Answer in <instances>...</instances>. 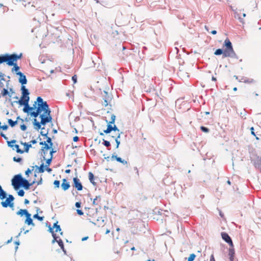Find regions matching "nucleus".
<instances>
[{"instance_id": "1", "label": "nucleus", "mask_w": 261, "mask_h": 261, "mask_svg": "<svg viewBox=\"0 0 261 261\" xmlns=\"http://www.w3.org/2000/svg\"><path fill=\"white\" fill-rule=\"evenodd\" d=\"M29 96L22 95L18 101L20 105H23V111L25 113L34 117L33 124L36 129L41 128V125H45L51 121L52 117L50 115L51 111L46 101H43L41 97H38L33 107H30Z\"/></svg>"}, {"instance_id": "2", "label": "nucleus", "mask_w": 261, "mask_h": 261, "mask_svg": "<svg viewBox=\"0 0 261 261\" xmlns=\"http://www.w3.org/2000/svg\"><path fill=\"white\" fill-rule=\"evenodd\" d=\"M223 46L225 47L224 50L220 48L217 49L215 50L214 55L218 56L222 54L223 58H233L236 56L231 42L228 38L225 40Z\"/></svg>"}, {"instance_id": "3", "label": "nucleus", "mask_w": 261, "mask_h": 261, "mask_svg": "<svg viewBox=\"0 0 261 261\" xmlns=\"http://www.w3.org/2000/svg\"><path fill=\"white\" fill-rule=\"evenodd\" d=\"M21 54L19 55L13 54L12 55L6 54V63L9 66H13L16 63L18 59H21Z\"/></svg>"}, {"instance_id": "4", "label": "nucleus", "mask_w": 261, "mask_h": 261, "mask_svg": "<svg viewBox=\"0 0 261 261\" xmlns=\"http://www.w3.org/2000/svg\"><path fill=\"white\" fill-rule=\"evenodd\" d=\"M23 178L20 174L16 175L12 179V185L15 190H18L22 185Z\"/></svg>"}, {"instance_id": "5", "label": "nucleus", "mask_w": 261, "mask_h": 261, "mask_svg": "<svg viewBox=\"0 0 261 261\" xmlns=\"http://www.w3.org/2000/svg\"><path fill=\"white\" fill-rule=\"evenodd\" d=\"M49 231L52 233V236L54 238V242L57 240L56 234L55 232H59L61 234H62V232L61 231V229L59 225H58V222L54 223L53 228H49Z\"/></svg>"}, {"instance_id": "6", "label": "nucleus", "mask_w": 261, "mask_h": 261, "mask_svg": "<svg viewBox=\"0 0 261 261\" xmlns=\"http://www.w3.org/2000/svg\"><path fill=\"white\" fill-rule=\"evenodd\" d=\"M14 199V198L13 195H9L5 201L1 202V204L4 207H7L8 206L13 207L14 206V203L13 202Z\"/></svg>"}, {"instance_id": "7", "label": "nucleus", "mask_w": 261, "mask_h": 261, "mask_svg": "<svg viewBox=\"0 0 261 261\" xmlns=\"http://www.w3.org/2000/svg\"><path fill=\"white\" fill-rule=\"evenodd\" d=\"M42 178L40 177V179L39 181H36L35 180H34L32 182L29 183L28 180L24 179L22 180L21 186L23 187L24 189L28 190L30 188V187L33 185H34L35 183L37 182V185H40L42 183Z\"/></svg>"}, {"instance_id": "8", "label": "nucleus", "mask_w": 261, "mask_h": 261, "mask_svg": "<svg viewBox=\"0 0 261 261\" xmlns=\"http://www.w3.org/2000/svg\"><path fill=\"white\" fill-rule=\"evenodd\" d=\"M246 16V14L244 11L241 10H236L234 12V17L240 20L242 23H244V18Z\"/></svg>"}, {"instance_id": "9", "label": "nucleus", "mask_w": 261, "mask_h": 261, "mask_svg": "<svg viewBox=\"0 0 261 261\" xmlns=\"http://www.w3.org/2000/svg\"><path fill=\"white\" fill-rule=\"evenodd\" d=\"M72 186L79 191H82L83 189V186L80 180L77 177H74L73 178Z\"/></svg>"}, {"instance_id": "10", "label": "nucleus", "mask_w": 261, "mask_h": 261, "mask_svg": "<svg viewBox=\"0 0 261 261\" xmlns=\"http://www.w3.org/2000/svg\"><path fill=\"white\" fill-rule=\"evenodd\" d=\"M115 120V116L114 115H111V121L108 123L107 128L110 129L111 131L114 130L115 132H119V129L117 128L116 125L113 126L112 123H114Z\"/></svg>"}, {"instance_id": "11", "label": "nucleus", "mask_w": 261, "mask_h": 261, "mask_svg": "<svg viewBox=\"0 0 261 261\" xmlns=\"http://www.w3.org/2000/svg\"><path fill=\"white\" fill-rule=\"evenodd\" d=\"M221 236L222 239L227 243L229 244V245L230 246V247H233V243L232 241L230 238V237L229 236V235L226 233V232H222Z\"/></svg>"}, {"instance_id": "12", "label": "nucleus", "mask_w": 261, "mask_h": 261, "mask_svg": "<svg viewBox=\"0 0 261 261\" xmlns=\"http://www.w3.org/2000/svg\"><path fill=\"white\" fill-rule=\"evenodd\" d=\"M17 75L19 76V82L21 83L22 85L26 84L27 83V80L26 79V76L24 75L21 72L18 71L16 73Z\"/></svg>"}, {"instance_id": "13", "label": "nucleus", "mask_w": 261, "mask_h": 261, "mask_svg": "<svg viewBox=\"0 0 261 261\" xmlns=\"http://www.w3.org/2000/svg\"><path fill=\"white\" fill-rule=\"evenodd\" d=\"M70 184H69V182H68L66 179L65 178H64L62 179V184H61V187H62V189L64 190V191H66L69 188H70Z\"/></svg>"}, {"instance_id": "14", "label": "nucleus", "mask_w": 261, "mask_h": 261, "mask_svg": "<svg viewBox=\"0 0 261 261\" xmlns=\"http://www.w3.org/2000/svg\"><path fill=\"white\" fill-rule=\"evenodd\" d=\"M25 217L26 219L24 222L25 223L28 225H32L33 226H35L34 223L33 222V220L31 218V215L29 213Z\"/></svg>"}, {"instance_id": "15", "label": "nucleus", "mask_w": 261, "mask_h": 261, "mask_svg": "<svg viewBox=\"0 0 261 261\" xmlns=\"http://www.w3.org/2000/svg\"><path fill=\"white\" fill-rule=\"evenodd\" d=\"M235 251L233 247H230L229 249L228 255L229 256L230 261H234Z\"/></svg>"}, {"instance_id": "16", "label": "nucleus", "mask_w": 261, "mask_h": 261, "mask_svg": "<svg viewBox=\"0 0 261 261\" xmlns=\"http://www.w3.org/2000/svg\"><path fill=\"white\" fill-rule=\"evenodd\" d=\"M111 159L112 160H116L117 162L121 163L123 165L127 164V162L126 161L122 160L121 158L117 157L116 155H112L111 156Z\"/></svg>"}, {"instance_id": "17", "label": "nucleus", "mask_w": 261, "mask_h": 261, "mask_svg": "<svg viewBox=\"0 0 261 261\" xmlns=\"http://www.w3.org/2000/svg\"><path fill=\"white\" fill-rule=\"evenodd\" d=\"M29 213L28 212L27 210H22L20 209L18 212H17L16 214L18 215H19L20 216H22L23 215H25V216L28 214Z\"/></svg>"}, {"instance_id": "18", "label": "nucleus", "mask_w": 261, "mask_h": 261, "mask_svg": "<svg viewBox=\"0 0 261 261\" xmlns=\"http://www.w3.org/2000/svg\"><path fill=\"white\" fill-rule=\"evenodd\" d=\"M21 144L25 146L24 152H28L30 148L32 147V144L29 143H21Z\"/></svg>"}, {"instance_id": "19", "label": "nucleus", "mask_w": 261, "mask_h": 261, "mask_svg": "<svg viewBox=\"0 0 261 261\" xmlns=\"http://www.w3.org/2000/svg\"><path fill=\"white\" fill-rule=\"evenodd\" d=\"M6 197V193L2 189L0 185V199H4Z\"/></svg>"}, {"instance_id": "20", "label": "nucleus", "mask_w": 261, "mask_h": 261, "mask_svg": "<svg viewBox=\"0 0 261 261\" xmlns=\"http://www.w3.org/2000/svg\"><path fill=\"white\" fill-rule=\"evenodd\" d=\"M21 90L22 93V95L24 96H28L29 94V92L28 91V90L25 88L24 86H21Z\"/></svg>"}, {"instance_id": "21", "label": "nucleus", "mask_w": 261, "mask_h": 261, "mask_svg": "<svg viewBox=\"0 0 261 261\" xmlns=\"http://www.w3.org/2000/svg\"><path fill=\"white\" fill-rule=\"evenodd\" d=\"M89 179L90 182L93 185H95V182L94 181V175L92 172H89L88 174Z\"/></svg>"}, {"instance_id": "22", "label": "nucleus", "mask_w": 261, "mask_h": 261, "mask_svg": "<svg viewBox=\"0 0 261 261\" xmlns=\"http://www.w3.org/2000/svg\"><path fill=\"white\" fill-rule=\"evenodd\" d=\"M100 196H96L95 198L94 199L93 203L95 205H99L100 204Z\"/></svg>"}, {"instance_id": "23", "label": "nucleus", "mask_w": 261, "mask_h": 261, "mask_svg": "<svg viewBox=\"0 0 261 261\" xmlns=\"http://www.w3.org/2000/svg\"><path fill=\"white\" fill-rule=\"evenodd\" d=\"M33 218L37 219L40 221H42L43 220L44 217V216H40L38 215V214H36L33 216Z\"/></svg>"}, {"instance_id": "24", "label": "nucleus", "mask_w": 261, "mask_h": 261, "mask_svg": "<svg viewBox=\"0 0 261 261\" xmlns=\"http://www.w3.org/2000/svg\"><path fill=\"white\" fill-rule=\"evenodd\" d=\"M36 167L38 168V172L40 173H43L45 171V169L44 168V164H42L40 167L36 166Z\"/></svg>"}, {"instance_id": "25", "label": "nucleus", "mask_w": 261, "mask_h": 261, "mask_svg": "<svg viewBox=\"0 0 261 261\" xmlns=\"http://www.w3.org/2000/svg\"><path fill=\"white\" fill-rule=\"evenodd\" d=\"M51 147H52V146H50L49 144L46 143L45 142V144H44V146L42 148V150L43 151L47 150Z\"/></svg>"}, {"instance_id": "26", "label": "nucleus", "mask_w": 261, "mask_h": 261, "mask_svg": "<svg viewBox=\"0 0 261 261\" xmlns=\"http://www.w3.org/2000/svg\"><path fill=\"white\" fill-rule=\"evenodd\" d=\"M8 123L9 124V125L11 126V127H13L15 125V124L17 123V121H13L12 119H8Z\"/></svg>"}, {"instance_id": "27", "label": "nucleus", "mask_w": 261, "mask_h": 261, "mask_svg": "<svg viewBox=\"0 0 261 261\" xmlns=\"http://www.w3.org/2000/svg\"><path fill=\"white\" fill-rule=\"evenodd\" d=\"M196 257V255L194 253H192L190 255L188 258V261H193Z\"/></svg>"}, {"instance_id": "28", "label": "nucleus", "mask_w": 261, "mask_h": 261, "mask_svg": "<svg viewBox=\"0 0 261 261\" xmlns=\"http://www.w3.org/2000/svg\"><path fill=\"white\" fill-rule=\"evenodd\" d=\"M14 147L16 148V152L17 153H23L24 152V151L23 150L19 149L18 145H15Z\"/></svg>"}, {"instance_id": "29", "label": "nucleus", "mask_w": 261, "mask_h": 261, "mask_svg": "<svg viewBox=\"0 0 261 261\" xmlns=\"http://www.w3.org/2000/svg\"><path fill=\"white\" fill-rule=\"evenodd\" d=\"M6 62V54L3 56H0V64Z\"/></svg>"}, {"instance_id": "30", "label": "nucleus", "mask_w": 261, "mask_h": 261, "mask_svg": "<svg viewBox=\"0 0 261 261\" xmlns=\"http://www.w3.org/2000/svg\"><path fill=\"white\" fill-rule=\"evenodd\" d=\"M9 92H8V91L7 89H5L4 88L2 90V95L3 96H6V95L8 94Z\"/></svg>"}, {"instance_id": "31", "label": "nucleus", "mask_w": 261, "mask_h": 261, "mask_svg": "<svg viewBox=\"0 0 261 261\" xmlns=\"http://www.w3.org/2000/svg\"><path fill=\"white\" fill-rule=\"evenodd\" d=\"M120 138V134H119L117 137L115 138V140L117 143L116 148H118L119 145L120 144V141H118V138Z\"/></svg>"}, {"instance_id": "32", "label": "nucleus", "mask_w": 261, "mask_h": 261, "mask_svg": "<svg viewBox=\"0 0 261 261\" xmlns=\"http://www.w3.org/2000/svg\"><path fill=\"white\" fill-rule=\"evenodd\" d=\"M54 185L55 188H58L60 187V182L59 180H56L54 182Z\"/></svg>"}, {"instance_id": "33", "label": "nucleus", "mask_w": 261, "mask_h": 261, "mask_svg": "<svg viewBox=\"0 0 261 261\" xmlns=\"http://www.w3.org/2000/svg\"><path fill=\"white\" fill-rule=\"evenodd\" d=\"M200 129L202 132L205 133H208L209 132V129L208 128L203 126L200 127Z\"/></svg>"}, {"instance_id": "34", "label": "nucleus", "mask_w": 261, "mask_h": 261, "mask_svg": "<svg viewBox=\"0 0 261 261\" xmlns=\"http://www.w3.org/2000/svg\"><path fill=\"white\" fill-rule=\"evenodd\" d=\"M57 242H58L59 245L60 246V247H61V248L63 249L64 244H63V242L62 241V240L60 239L59 240L57 241Z\"/></svg>"}, {"instance_id": "35", "label": "nucleus", "mask_w": 261, "mask_h": 261, "mask_svg": "<svg viewBox=\"0 0 261 261\" xmlns=\"http://www.w3.org/2000/svg\"><path fill=\"white\" fill-rule=\"evenodd\" d=\"M46 143H48L49 144L50 146H53V143L51 142V139L50 137H47V140L46 141H45Z\"/></svg>"}, {"instance_id": "36", "label": "nucleus", "mask_w": 261, "mask_h": 261, "mask_svg": "<svg viewBox=\"0 0 261 261\" xmlns=\"http://www.w3.org/2000/svg\"><path fill=\"white\" fill-rule=\"evenodd\" d=\"M13 160L15 162H20L22 160L21 158H17L16 156H14L13 158Z\"/></svg>"}, {"instance_id": "37", "label": "nucleus", "mask_w": 261, "mask_h": 261, "mask_svg": "<svg viewBox=\"0 0 261 261\" xmlns=\"http://www.w3.org/2000/svg\"><path fill=\"white\" fill-rule=\"evenodd\" d=\"M18 194L20 196H23L24 195V192L23 190H20L18 192Z\"/></svg>"}, {"instance_id": "38", "label": "nucleus", "mask_w": 261, "mask_h": 261, "mask_svg": "<svg viewBox=\"0 0 261 261\" xmlns=\"http://www.w3.org/2000/svg\"><path fill=\"white\" fill-rule=\"evenodd\" d=\"M102 105L104 107H107L108 105V102L106 99H103V101H102Z\"/></svg>"}, {"instance_id": "39", "label": "nucleus", "mask_w": 261, "mask_h": 261, "mask_svg": "<svg viewBox=\"0 0 261 261\" xmlns=\"http://www.w3.org/2000/svg\"><path fill=\"white\" fill-rule=\"evenodd\" d=\"M103 144L106 147H109L110 146V142L108 141L104 140Z\"/></svg>"}, {"instance_id": "40", "label": "nucleus", "mask_w": 261, "mask_h": 261, "mask_svg": "<svg viewBox=\"0 0 261 261\" xmlns=\"http://www.w3.org/2000/svg\"><path fill=\"white\" fill-rule=\"evenodd\" d=\"M8 126L7 125H1V122H0V128L3 129V130H6L8 128Z\"/></svg>"}, {"instance_id": "41", "label": "nucleus", "mask_w": 261, "mask_h": 261, "mask_svg": "<svg viewBox=\"0 0 261 261\" xmlns=\"http://www.w3.org/2000/svg\"><path fill=\"white\" fill-rule=\"evenodd\" d=\"M72 80L73 81V83L75 84L77 82V76L76 75L72 76Z\"/></svg>"}, {"instance_id": "42", "label": "nucleus", "mask_w": 261, "mask_h": 261, "mask_svg": "<svg viewBox=\"0 0 261 261\" xmlns=\"http://www.w3.org/2000/svg\"><path fill=\"white\" fill-rule=\"evenodd\" d=\"M34 167L32 166V170H31L30 169H28L26 170V171H25V174L28 175L29 174V173H30L31 172V171L34 170Z\"/></svg>"}, {"instance_id": "43", "label": "nucleus", "mask_w": 261, "mask_h": 261, "mask_svg": "<svg viewBox=\"0 0 261 261\" xmlns=\"http://www.w3.org/2000/svg\"><path fill=\"white\" fill-rule=\"evenodd\" d=\"M13 66H14L13 69H14V70L15 71L17 72L19 70V67L17 65L16 63L15 64L13 65Z\"/></svg>"}, {"instance_id": "44", "label": "nucleus", "mask_w": 261, "mask_h": 261, "mask_svg": "<svg viewBox=\"0 0 261 261\" xmlns=\"http://www.w3.org/2000/svg\"><path fill=\"white\" fill-rule=\"evenodd\" d=\"M52 156H50V158L49 159H48V160H47L46 162V163L47 164V166H49L50 164V162L51 161V160H52Z\"/></svg>"}, {"instance_id": "45", "label": "nucleus", "mask_w": 261, "mask_h": 261, "mask_svg": "<svg viewBox=\"0 0 261 261\" xmlns=\"http://www.w3.org/2000/svg\"><path fill=\"white\" fill-rule=\"evenodd\" d=\"M20 128L22 130H25L27 129V126L24 124H22L20 125Z\"/></svg>"}, {"instance_id": "46", "label": "nucleus", "mask_w": 261, "mask_h": 261, "mask_svg": "<svg viewBox=\"0 0 261 261\" xmlns=\"http://www.w3.org/2000/svg\"><path fill=\"white\" fill-rule=\"evenodd\" d=\"M76 212L80 216L83 215L84 214V213L83 212V211L80 210H77Z\"/></svg>"}, {"instance_id": "47", "label": "nucleus", "mask_w": 261, "mask_h": 261, "mask_svg": "<svg viewBox=\"0 0 261 261\" xmlns=\"http://www.w3.org/2000/svg\"><path fill=\"white\" fill-rule=\"evenodd\" d=\"M250 130H251V134H252V135H253L254 136H256L255 134V133H254V128H253V127H251L250 128Z\"/></svg>"}, {"instance_id": "48", "label": "nucleus", "mask_w": 261, "mask_h": 261, "mask_svg": "<svg viewBox=\"0 0 261 261\" xmlns=\"http://www.w3.org/2000/svg\"><path fill=\"white\" fill-rule=\"evenodd\" d=\"M15 142H16V140H13L11 141V142H8V145H9V146L12 147L13 146H12V145H11L10 144H11V143H15Z\"/></svg>"}, {"instance_id": "49", "label": "nucleus", "mask_w": 261, "mask_h": 261, "mask_svg": "<svg viewBox=\"0 0 261 261\" xmlns=\"http://www.w3.org/2000/svg\"><path fill=\"white\" fill-rule=\"evenodd\" d=\"M81 202H76L75 203V206H76V207L79 208V207H81Z\"/></svg>"}, {"instance_id": "50", "label": "nucleus", "mask_w": 261, "mask_h": 261, "mask_svg": "<svg viewBox=\"0 0 261 261\" xmlns=\"http://www.w3.org/2000/svg\"><path fill=\"white\" fill-rule=\"evenodd\" d=\"M210 261H215V259L214 257V254H212L210 256Z\"/></svg>"}, {"instance_id": "51", "label": "nucleus", "mask_w": 261, "mask_h": 261, "mask_svg": "<svg viewBox=\"0 0 261 261\" xmlns=\"http://www.w3.org/2000/svg\"><path fill=\"white\" fill-rule=\"evenodd\" d=\"M79 138L77 136H75L73 138V140L74 142H77L79 141Z\"/></svg>"}, {"instance_id": "52", "label": "nucleus", "mask_w": 261, "mask_h": 261, "mask_svg": "<svg viewBox=\"0 0 261 261\" xmlns=\"http://www.w3.org/2000/svg\"><path fill=\"white\" fill-rule=\"evenodd\" d=\"M37 143V141L36 140H31L30 142V144H36Z\"/></svg>"}, {"instance_id": "53", "label": "nucleus", "mask_w": 261, "mask_h": 261, "mask_svg": "<svg viewBox=\"0 0 261 261\" xmlns=\"http://www.w3.org/2000/svg\"><path fill=\"white\" fill-rule=\"evenodd\" d=\"M1 136L6 140L8 139V138L6 136V135L5 134H4L3 133H1Z\"/></svg>"}, {"instance_id": "54", "label": "nucleus", "mask_w": 261, "mask_h": 261, "mask_svg": "<svg viewBox=\"0 0 261 261\" xmlns=\"http://www.w3.org/2000/svg\"><path fill=\"white\" fill-rule=\"evenodd\" d=\"M103 132L106 134H108V133H110L111 131L110 129L107 128L106 130H104Z\"/></svg>"}, {"instance_id": "55", "label": "nucleus", "mask_w": 261, "mask_h": 261, "mask_svg": "<svg viewBox=\"0 0 261 261\" xmlns=\"http://www.w3.org/2000/svg\"><path fill=\"white\" fill-rule=\"evenodd\" d=\"M103 132L106 134H108V133H110L111 131L110 129L107 128L106 130H104Z\"/></svg>"}, {"instance_id": "56", "label": "nucleus", "mask_w": 261, "mask_h": 261, "mask_svg": "<svg viewBox=\"0 0 261 261\" xmlns=\"http://www.w3.org/2000/svg\"><path fill=\"white\" fill-rule=\"evenodd\" d=\"M24 203L25 204H27L29 203V200L27 199H25L24 201Z\"/></svg>"}, {"instance_id": "57", "label": "nucleus", "mask_w": 261, "mask_h": 261, "mask_svg": "<svg viewBox=\"0 0 261 261\" xmlns=\"http://www.w3.org/2000/svg\"><path fill=\"white\" fill-rule=\"evenodd\" d=\"M56 152V151H54V150H53V149H52L50 151V154L51 156H53V155H52V154H53V153H54V152Z\"/></svg>"}, {"instance_id": "58", "label": "nucleus", "mask_w": 261, "mask_h": 261, "mask_svg": "<svg viewBox=\"0 0 261 261\" xmlns=\"http://www.w3.org/2000/svg\"><path fill=\"white\" fill-rule=\"evenodd\" d=\"M211 33L213 35H215L217 34V31L216 30H213L211 32Z\"/></svg>"}, {"instance_id": "59", "label": "nucleus", "mask_w": 261, "mask_h": 261, "mask_svg": "<svg viewBox=\"0 0 261 261\" xmlns=\"http://www.w3.org/2000/svg\"><path fill=\"white\" fill-rule=\"evenodd\" d=\"M46 171H47L48 172H50L51 171V169L50 168H46Z\"/></svg>"}, {"instance_id": "60", "label": "nucleus", "mask_w": 261, "mask_h": 261, "mask_svg": "<svg viewBox=\"0 0 261 261\" xmlns=\"http://www.w3.org/2000/svg\"><path fill=\"white\" fill-rule=\"evenodd\" d=\"M70 172V169H66L65 170V173H69Z\"/></svg>"}, {"instance_id": "61", "label": "nucleus", "mask_w": 261, "mask_h": 261, "mask_svg": "<svg viewBox=\"0 0 261 261\" xmlns=\"http://www.w3.org/2000/svg\"><path fill=\"white\" fill-rule=\"evenodd\" d=\"M45 141H44V142H40L39 144H40V145H44V144H45Z\"/></svg>"}, {"instance_id": "62", "label": "nucleus", "mask_w": 261, "mask_h": 261, "mask_svg": "<svg viewBox=\"0 0 261 261\" xmlns=\"http://www.w3.org/2000/svg\"><path fill=\"white\" fill-rule=\"evenodd\" d=\"M110 232V229H107V230H106V234H108V233H109Z\"/></svg>"}, {"instance_id": "63", "label": "nucleus", "mask_w": 261, "mask_h": 261, "mask_svg": "<svg viewBox=\"0 0 261 261\" xmlns=\"http://www.w3.org/2000/svg\"><path fill=\"white\" fill-rule=\"evenodd\" d=\"M212 80H213V81H216V77H212Z\"/></svg>"}, {"instance_id": "64", "label": "nucleus", "mask_w": 261, "mask_h": 261, "mask_svg": "<svg viewBox=\"0 0 261 261\" xmlns=\"http://www.w3.org/2000/svg\"><path fill=\"white\" fill-rule=\"evenodd\" d=\"M227 184H228V185H230L231 182H230V180H227Z\"/></svg>"}]
</instances>
